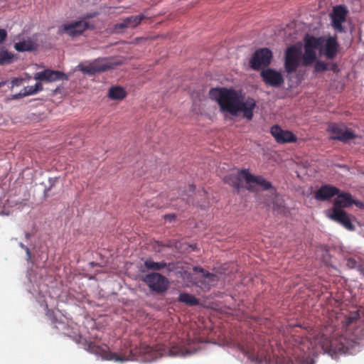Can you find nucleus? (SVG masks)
<instances>
[{
  "label": "nucleus",
  "instance_id": "dca6fc26",
  "mask_svg": "<svg viewBox=\"0 0 364 364\" xmlns=\"http://www.w3.org/2000/svg\"><path fill=\"white\" fill-rule=\"evenodd\" d=\"M337 197L334 199L333 203V210H343V208H349L352 205H353L354 199L352 197V195L350 193L347 192H339L336 196Z\"/></svg>",
  "mask_w": 364,
  "mask_h": 364
},
{
  "label": "nucleus",
  "instance_id": "393cba45",
  "mask_svg": "<svg viewBox=\"0 0 364 364\" xmlns=\"http://www.w3.org/2000/svg\"><path fill=\"white\" fill-rule=\"evenodd\" d=\"M195 272H200L205 279H208V282L213 283L216 281L217 276L214 274L210 273L200 267H194L193 268Z\"/></svg>",
  "mask_w": 364,
  "mask_h": 364
},
{
  "label": "nucleus",
  "instance_id": "2f4dec72",
  "mask_svg": "<svg viewBox=\"0 0 364 364\" xmlns=\"http://www.w3.org/2000/svg\"><path fill=\"white\" fill-rule=\"evenodd\" d=\"M19 246L26 251V253L27 255V259L29 260L31 257V251H30L29 248L26 245L23 244L22 242H21L19 244Z\"/></svg>",
  "mask_w": 364,
  "mask_h": 364
},
{
  "label": "nucleus",
  "instance_id": "e433bc0d",
  "mask_svg": "<svg viewBox=\"0 0 364 364\" xmlns=\"http://www.w3.org/2000/svg\"><path fill=\"white\" fill-rule=\"evenodd\" d=\"M353 205H356L357 207L364 209V203L360 201V200H354Z\"/></svg>",
  "mask_w": 364,
  "mask_h": 364
},
{
  "label": "nucleus",
  "instance_id": "bb28decb",
  "mask_svg": "<svg viewBox=\"0 0 364 364\" xmlns=\"http://www.w3.org/2000/svg\"><path fill=\"white\" fill-rule=\"evenodd\" d=\"M314 69L315 71L318 73L328 70V63L318 60L315 64Z\"/></svg>",
  "mask_w": 364,
  "mask_h": 364
},
{
  "label": "nucleus",
  "instance_id": "f3484780",
  "mask_svg": "<svg viewBox=\"0 0 364 364\" xmlns=\"http://www.w3.org/2000/svg\"><path fill=\"white\" fill-rule=\"evenodd\" d=\"M37 48V43L30 37H24L19 42L14 44V48L18 52L35 51Z\"/></svg>",
  "mask_w": 364,
  "mask_h": 364
},
{
  "label": "nucleus",
  "instance_id": "ea45409f",
  "mask_svg": "<svg viewBox=\"0 0 364 364\" xmlns=\"http://www.w3.org/2000/svg\"><path fill=\"white\" fill-rule=\"evenodd\" d=\"M194 189H195V186H194L193 185H191V186H189V190H190L191 191H192V192H193V191H194Z\"/></svg>",
  "mask_w": 364,
  "mask_h": 364
},
{
  "label": "nucleus",
  "instance_id": "4c0bfd02",
  "mask_svg": "<svg viewBox=\"0 0 364 364\" xmlns=\"http://www.w3.org/2000/svg\"><path fill=\"white\" fill-rule=\"evenodd\" d=\"M31 233H29V232H26V233H25V237H26L27 240L30 239V238H31Z\"/></svg>",
  "mask_w": 364,
  "mask_h": 364
},
{
  "label": "nucleus",
  "instance_id": "ddd939ff",
  "mask_svg": "<svg viewBox=\"0 0 364 364\" xmlns=\"http://www.w3.org/2000/svg\"><path fill=\"white\" fill-rule=\"evenodd\" d=\"M34 80L45 81L48 82H55L58 80H67L66 75L61 71H55L50 69L35 73Z\"/></svg>",
  "mask_w": 364,
  "mask_h": 364
},
{
  "label": "nucleus",
  "instance_id": "423d86ee",
  "mask_svg": "<svg viewBox=\"0 0 364 364\" xmlns=\"http://www.w3.org/2000/svg\"><path fill=\"white\" fill-rule=\"evenodd\" d=\"M241 174L244 176V180L245 182L249 184V186L247 188L249 191H253V186L252 183H255L259 186L262 190H272V193H274L275 190L273 188L272 183L265 179L262 176H255L252 175L249 169H241Z\"/></svg>",
  "mask_w": 364,
  "mask_h": 364
},
{
  "label": "nucleus",
  "instance_id": "a19ab883",
  "mask_svg": "<svg viewBox=\"0 0 364 364\" xmlns=\"http://www.w3.org/2000/svg\"><path fill=\"white\" fill-rule=\"evenodd\" d=\"M305 364H313V363L311 361H310V362H306Z\"/></svg>",
  "mask_w": 364,
  "mask_h": 364
},
{
  "label": "nucleus",
  "instance_id": "1a4fd4ad",
  "mask_svg": "<svg viewBox=\"0 0 364 364\" xmlns=\"http://www.w3.org/2000/svg\"><path fill=\"white\" fill-rule=\"evenodd\" d=\"M263 82L269 86L279 87L284 83V77L281 72L273 68H266L261 71Z\"/></svg>",
  "mask_w": 364,
  "mask_h": 364
},
{
  "label": "nucleus",
  "instance_id": "5701e85b",
  "mask_svg": "<svg viewBox=\"0 0 364 364\" xmlns=\"http://www.w3.org/2000/svg\"><path fill=\"white\" fill-rule=\"evenodd\" d=\"M14 55L4 48L0 49V65L10 64L12 63Z\"/></svg>",
  "mask_w": 364,
  "mask_h": 364
},
{
  "label": "nucleus",
  "instance_id": "cd10ccee",
  "mask_svg": "<svg viewBox=\"0 0 364 364\" xmlns=\"http://www.w3.org/2000/svg\"><path fill=\"white\" fill-rule=\"evenodd\" d=\"M346 266L350 269H354V268L358 269V267L364 266V265L358 264V262L356 259H355L353 257H350V258L347 259Z\"/></svg>",
  "mask_w": 364,
  "mask_h": 364
},
{
  "label": "nucleus",
  "instance_id": "f257e3e1",
  "mask_svg": "<svg viewBox=\"0 0 364 364\" xmlns=\"http://www.w3.org/2000/svg\"><path fill=\"white\" fill-rule=\"evenodd\" d=\"M209 97L217 102L221 112L235 117L242 113L243 117L247 120L253 119L256 100L251 97H245L241 91L227 87L211 88Z\"/></svg>",
  "mask_w": 364,
  "mask_h": 364
},
{
  "label": "nucleus",
  "instance_id": "b1692460",
  "mask_svg": "<svg viewBox=\"0 0 364 364\" xmlns=\"http://www.w3.org/2000/svg\"><path fill=\"white\" fill-rule=\"evenodd\" d=\"M103 358L108 360H114L116 362H123L127 360L125 355H119L116 353H112L109 351H103Z\"/></svg>",
  "mask_w": 364,
  "mask_h": 364
},
{
  "label": "nucleus",
  "instance_id": "a211bd4d",
  "mask_svg": "<svg viewBox=\"0 0 364 364\" xmlns=\"http://www.w3.org/2000/svg\"><path fill=\"white\" fill-rule=\"evenodd\" d=\"M92 63L96 73L105 72L114 68V64L106 58H97L93 60Z\"/></svg>",
  "mask_w": 364,
  "mask_h": 364
},
{
  "label": "nucleus",
  "instance_id": "c9c22d12",
  "mask_svg": "<svg viewBox=\"0 0 364 364\" xmlns=\"http://www.w3.org/2000/svg\"><path fill=\"white\" fill-rule=\"evenodd\" d=\"M35 90L36 91V92H38L41 90H43V85L41 83V82H37L34 86H33Z\"/></svg>",
  "mask_w": 364,
  "mask_h": 364
},
{
  "label": "nucleus",
  "instance_id": "f8f14e48",
  "mask_svg": "<svg viewBox=\"0 0 364 364\" xmlns=\"http://www.w3.org/2000/svg\"><path fill=\"white\" fill-rule=\"evenodd\" d=\"M327 217L341 225L350 231L355 230V225L351 223L350 215L344 210H333Z\"/></svg>",
  "mask_w": 364,
  "mask_h": 364
},
{
  "label": "nucleus",
  "instance_id": "9d476101",
  "mask_svg": "<svg viewBox=\"0 0 364 364\" xmlns=\"http://www.w3.org/2000/svg\"><path fill=\"white\" fill-rule=\"evenodd\" d=\"M87 28V23L85 21H77L68 23H64L58 28V34L64 33L75 37L80 35Z\"/></svg>",
  "mask_w": 364,
  "mask_h": 364
},
{
  "label": "nucleus",
  "instance_id": "58836bf2",
  "mask_svg": "<svg viewBox=\"0 0 364 364\" xmlns=\"http://www.w3.org/2000/svg\"><path fill=\"white\" fill-rule=\"evenodd\" d=\"M6 84V81L0 82V87L4 86Z\"/></svg>",
  "mask_w": 364,
  "mask_h": 364
},
{
  "label": "nucleus",
  "instance_id": "2eb2a0df",
  "mask_svg": "<svg viewBox=\"0 0 364 364\" xmlns=\"http://www.w3.org/2000/svg\"><path fill=\"white\" fill-rule=\"evenodd\" d=\"M340 192V189L332 185H322L314 193V198L319 201L328 200Z\"/></svg>",
  "mask_w": 364,
  "mask_h": 364
},
{
  "label": "nucleus",
  "instance_id": "f03ea898",
  "mask_svg": "<svg viewBox=\"0 0 364 364\" xmlns=\"http://www.w3.org/2000/svg\"><path fill=\"white\" fill-rule=\"evenodd\" d=\"M339 45L336 36H330L326 40L323 37L306 36L304 38V64L311 65L316 59V50L327 59H333L338 51Z\"/></svg>",
  "mask_w": 364,
  "mask_h": 364
},
{
  "label": "nucleus",
  "instance_id": "c85d7f7f",
  "mask_svg": "<svg viewBox=\"0 0 364 364\" xmlns=\"http://www.w3.org/2000/svg\"><path fill=\"white\" fill-rule=\"evenodd\" d=\"M88 350L94 353H101L102 350L99 346H97L93 343H90L87 346Z\"/></svg>",
  "mask_w": 364,
  "mask_h": 364
},
{
  "label": "nucleus",
  "instance_id": "0eeeda50",
  "mask_svg": "<svg viewBox=\"0 0 364 364\" xmlns=\"http://www.w3.org/2000/svg\"><path fill=\"white\" fill-rule=\"evenodd\" d=\"M272 58V53L269 48H259L254 53L250 61V66L252 69L258 70L262 66H268Z\"/></svg>",
  "mask_w": 364,
  "mask_h": 364
},
{
  "label": "nucleus",
  "instance_id": "7ed1b4c3",
  "mask_svg": "<svg viewBox=\"0 0 364 364\" xmlns=\"http://www.w3.org/2000/svg\"><path fill=\"white\" fill-rule=\"evenodd\" d=\"M143 282L148 286L149 290L158 294H164L169 285L168 279L156 272L149 273L143 279Z\"/></svg>",
  "mask_w": 364,
  "mask_h": 364
},
{
  "label": "nucleus",
  "instance_id": "20e7f679",
  "mask_svg": "<svg viewBox=\"0 0 364 364\" xmlns=\"http://www.w3.org/2000/svg\"><path fill=\"white\" fill-rule=\"evenodd\" d=\"M301 57V48L299 45H292L287 48L285 53L284 68L287 73H292L297 70Z\"/></svg>",
  "mask_w": 364,
  "mask_h": 364
},
{
  "label": "nucleus",
  "instance_id": "a878e982",
  "mask_svg": "<svg viewBox=\"0 0 364 364\" xmlns=\"http://www.w3.org/2000/svg\"><path fill=\"white\" fill-rule=\"evenodd\" d=\"M77 68L82 73L93 75L96 74L92 62L89 63L87 65L80 63L77 65Z\"/></svg>",
  "mask_w": 364,
  "mask_h": 364
},
{
  "label": "nucleus",
  "instance_id": "39448f33",
  "mask_svg": "<svg viewBox=\"0 0 364 364\" xmlns=\"http://www.w3.org/2000/svg\"><path fill=\"white\" fill-rule=\"evenodd\" d=\"M328 132L331 134V139L338 140L343 143H348L358 137L353 131L348 129L343 124L331 123L328 127Z\"/></svg>",
  "mask_w": 364,
  "mask_h": 364
},
{
  "label": "nucleus",
  "instance_id": "6ab92c4d",
  "mask_svg": "<svg viewBox=\"0 0 364 364\" xmlns=\"http://www.w3.org/2000/svg\"><path fill=\"white\" fill-rule=\"evenodd\" d=\"M244 180V176L241 174V170H240L237 174H229L224 178V182L232 188L236 189L237 191L241 188L240 181Z\"/></svg>",
  "mask_w": 364,
  "mask_h": 364
},
{
  "label": "nucleus",
  "instance_id": "473e14b6",
  "mask_svg": "<svg viewBox=\"0 0 364 364\" xmlns=\"http://www.w3.org/2000/svg\"><path fill=\"white\" fill-rule=\"evenodd\" d=\"M23 97H26V96L24 95L23 90H22L20 92L11 95V100H18V99L22 98Z\"/></svg>",
  "mask_w": 364,
  "mask_h": 364
},
{
  "label": "nucleus",
  "instance_id": "c756f323",
  "mask_svg": "<svg viewBox=\"0 0 364 364\" xmlns=\"http://www.w3.org/2000/svg\"><path fill=\"white\" fill-rule=\"evenodd\" d=\"M23 92L25 96L32 95L34 94H36V91L35 90L33 86H27L25 87L23 89Z\"/></svg>",
  "mask_w": 364,
  "mask_h": 364
},
{
  "label": "nucleus",
  "instance_id": "412c9836",
  "mask_svg": "<svg viewBox=\"0 0 364 364\" xmlns=\"http://www.w3.org/2000/svg\"><path fill=\"white\" fill-rule=\"evenodd\" d=\"M108 96L112 100H122L126 97V91L121 87H112L109 90Z\"/></svg>",
  "mask_w": 364,
  "mask_h": 364
},
{
  "label": "nucleus",
  "instance_id": "f704fd0d",
  "mask_svg": "<svg viewBox=\"0 0 364 364\" xmlns=\"http://www.w3.org/2000/svg\"><path fill=\"white\" fill-rule=\"evenodd\" d=\"M328 70L333 72H338V67L336 63H328Z\"/></svg>",
  "mask_w": 364,
  "mask_h": 364
},
{
  "label": "nucleus",
  "instance_id": "4be33fe9",
  "mask_svg": "<svg viewBox=\"0 0 364 364\" xmlns=\"http://www.w3.org/2000/svg\"><path fill=\"white\" fill-rule=\"evenodd\" d=\"M144 267L149 270L159 271L167 267L165 262H156L151 259H147L144 262Z\"/></svg>",
  "mask_w": 364,
  "mask_h": 364
},
{
  "label": "nucleus",
  "instance_id": "72a5a7b5",
  "mask_svg": "<svg viewBox=\"0 0 364 364\" xmlns=\"http://www.w3.org/2000/svg\"><path fill=\"white\" fill-rule=\"evenodd\" d=\"M7 37L6 30L0 28V43H2Z\"/></svg>",
  "mask_w": 364,
  "mask_h": 364
},
{
  "label": "nucleus",
  "instance_id": "aec40b11",
  "mask_svg": "<svg viewBox=\"0 0 364 364\" xmlns=\"http://www.w3.org/2000/svg\"><path fill=\"white\" fill-rule=\"evenodd\" d=\"M178 301L181 303H183L187 306H197L199 304V299L195 296L188 293H181L178 296Z\"/></svg>",
  "mask_w": 364,
  "mask_h": 364
},
{
  "label": "nucleus",
  "instance_id": "4468645a",
  "mask_svg": "<svg viewBox=\"0 0 364 364\" xmlns=\"http://www.w3.org/2000/svg\"><path fill=\"white\" fill-rule=\"evenodd\" d=\"M146 16L144 14L138 16H132L123 18L121 23L114 25V30L116 31H122L127 28H134L138 26L141 22L146 19Z\"/></svg>",
  "mask_w": 364,
  "mask_h": 364
},
{
  "label": "nucleus",
  "instance_id": "7c9ffc66",
  "mask_svg": "<svg viewBox=\"0 0 364 364\" xmlns=\"http://www.w3.org/2000/svg\"><path fill=\"white\" fill-rule=\"evenodd\" d=\"M23 82V79L21 78H17L15 77L12 79L11 83V88H13L15 86H20Z\"/></svg>",
  "mask_w": 364,
  "mask_h": 364
},
{
  "label": "nucleus",
  "instance_id": "9b49d317",
  "mask_svg": "<svg viewBox=\"0 0 364 364\" xmlns=\"http://www.w3.org/2000/svg\"><path fill=\"white\" fill-rule=\"evenodd\" d=\"M270 133L279 144L294 143L297 137L291 131L284 130L278 125L272 127Z\"/></svg>",
  "mask_w": 364,
  "mask_h": 364
},
{
  "label": "nucleus",
  "instance_id": "6e6552de",
  "mask_svg": "<svg viewBox=\"0 0 364 364\" xmlns=\"http://www.w3.org/2000/svg\"><path fill=\"white\" fill-rule=\"evenodd\" d=\"M348 13V11L344 5H338L333 8V11L330 16L332 26L336 31L340 33L344 31L342 24L346 22Z\"/></svg>",
  "mask_w": 364,
  "mask_h": 364
}]
</instances>
